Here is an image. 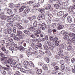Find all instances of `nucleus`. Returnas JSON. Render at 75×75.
Segmentation results:
<instances>
[{
  "instance_id": "2f4dec72",
  "label": "nucleus",
  "mask_w": 75,
  "mask_h": 75,
  "mask_svg": "<svg viewBox=\"0 0 75 75\" xmlns=\"http://www.w3.org/2000/svg\"><path fill=\"white\" fill-rule=\"evenodd\" d=\"M9 60L11 61L12 62V63L13 64H16V62H17V61L14 59L13 60H11V59H9L8 60V61Z\"/></svg>"
},
{
  "instance_id": "393cba45",
  "label": "nucleus",
  "mask_w": 75,
  "mask_h": 75,
  "mask_svg": "<svg viewBox=\"0 0 75 75\" xmlns=\"http://www.w3.org/2000/svg\"><path fill=\"white\" fill-rule=\"evenodd\" d=\"M43 68L44 70H48V67H47V64H44L43 66Z\"/></svg>"
},
{
  "instance_id": "c756f323",
  "label": "nucleus",
  "mask_w": 75,
  "mask_h": 75,
  "mask_svg": "<svg viewBox=\"0 0 75 75\" xmlns=\"http://www.w3.org/2000/svg\"><path fill=\"white\" fill-rule=\"evenodd\" d=\"M44 59L47 63H49V62H50V60H49V59L48 58L45 57H44Z\"/></svg>"
},
{
  "instance_id": "aec40b11",
  "label": "nucleus",
  "mask_w": 75,
  "mask_h": 75,
  "mask_svg": "<svg viewBox=\"0 0 75 75\" xmlns=\"http://www.w3.org/2000/svg\"><path fill=\"white\" fill-rule=\"evenodd\" d=\"M7 12L8 14L11 15L13 14V11L11 10L8 9L7 10Z\"/></svg>"
},
{
  "instance_id": "4c0bfd02",
  "label": "nucleus",
  "mask_w": 75,
  "mask_h": 75,
  "mask_svg": "<svg viewBox=\"0 0 75 75\" xmlns=\"http://www.w3.org/2000/svg\"><path fill=\"white\" fill-rule=\"evenodd\" d=\"M63 4L64 5V6H67L69 4V3L68 1L64 2L63 3Z\"/></svg>"
},
{
  "instance_id": "f8f14e48",
  "label": "nucleus",
  "mask_w": 75,
  "mask_h": 75,
  "mask_svg": "<svg viewBox=\"0 0 75 75\" xmlns=\"http://www.w3.org/2000/svg\"><path fill=\"white\" fill-rule=\"evenodd\" d=\"M28 29L30 31H33V32H34V31H35V28L33 27L32 25H30L29 26Z\"/></svg>"
},
{
  "instance_id": "774afa93",
  "label": "nucleus",
  "mask_w": 75,
  "mask_h": 75,
  "mask_svg": "<svg viewBox=\"0 0 75 75\" xmlns=\"http://www.w3.org/2000/svg\"><path fill=\"white\" fill-rule=\"evenodd\" d=\"M72 40H73L72 42L73 43H74V44L75 45V37H73L72 38Z\"/></svg>"
},
{
  "instance_id": "79ce46f5",
  "label": "nucleus",
  "mask_w": 75,
  "mask_h": 75,
  "mask_svg": "<svg viewBox=\"0 0 75 75\" xmlns=\"http://www.w3.org/2000/svg\"><path fill=\"white\" fill-rule=\"evenodd\" d=\"M50 8L51 5L48 4L45 8V9H46V10H48L49 9H50Z\"/></svg>"
},
{
  "instance_id": "20e7f679",
  "label": "nucleus",
  "mask_w": 75,
  "mask_h": 75,
  "mask_svg": "<svg viewBox=\"0 0 75 75\" xmlns=\"http://www.w3.org/2000/svg\"><path fill=\"white\" fill-rule=\"evenodd\" d=\"M7 64H10L11 67L12 68H13V70H16V64L12 63V62L11 61V60H8V62Z\"/></svg>"
},
{
  "instance_id": "6ab92c4d",
  "label": "nucleus",
  "mask_w": 75,
  "mask_h": 75,
  "mask_svg": "<svg viewBox=\"0 0 75 75\" xmlns=\"http://www.w3.org/2000/svg\"><path fill=\"white\" fill-rule=\"evenodd\" d=\"M14 19L13 18H11L8 19L7 21L8 22V23H12V22H13L14 21Z\"/></svg>"
},
{
  "instance_id": "6e6d98bb",
  "label": "nucleus",
  "mask_w": 75,
  "mask_h": 75,
  "mask_svg": "<svg viewBox=\"0 0 75 75\" xmlns=\"http://www.w3.org/2000/svg\"><path fill=\"white\" fill-rule=\"evenodd\" d=\"M41 16L42 20H44L45 18V15L44 14L42 15Z\"/></svg>"
},
{
  "instance_id": "052dcab7",
  "label": "nucleus",
  "mask_w": 75,
  "mask_h": 75,
  "mask_svg": "<svg viewBox=\"0 0 75 75\" xmlns=\"http://www.w3.org/2000/svg\"><path fill=\"white\" fill-rule=\"evenodd\" d=\"M51 65L53 66V67H55V66L57 65V63L55 62L52 63H51Z\"/></svg>"
},
{
  "instance_id": "bf43d9fd",
  "label": "nucleus",
  "mask_w": 75,
  "mask_h": 75,
  "mask_svg": "<svg viewBox=\"0 0 75 75\" xmlns=\"http://www.w3.org/2000/svg\"><path fill=\"white\" fill-rule=\"evenodd\" d=\"M72 49V47L71 46H69L67 47V50L68 51H70Z\"/></svg>"
},
{
  "instance_id": "0eeeda50",
  "label": "nucleus",
  "mask_w": 75,
  "mask_h": 75,
  "mask_svg": "<svg viewBox=\"0 0 75 75\" xmlns=\"http://www.w3.org/2000/svg\"><path fill=\"white\" fill-rule=\"evenodd\" d=\"M7 58V57H2L0 58V60L1 61L3 62L4 64H7L8 61V60H6V59Z\"/></svg>"
},
{
  "instance_id": "473e14b6",
  "label": "nucleus",
  "mask_w": 75,
  "mask_h": 75,
  "mask_svg": "<svg viewBox=\"0 0 75 75\" xmlns=\"http://www.w3.org/2000/svg\"><path fill=\"white\" fill-rule=\"evenodd\" d=\"M25 8H26V7H24V6H22L19 9L20 12H21V11H23L24 10V9Z\"/></svg>"
},
{
  "instance_id": "f03ea898",
  "label": "nucleus",
  "mask_w": 75,
  "mask_h": 75,
  "mask_svg": "<svg viewBox=\"0 0 75 75\" xmlns=\"http://www.w3.org/2000/svg\"><path fill=\"white\" fill-rule=\"evenodd\" d=\"M18 23H16V26H17V27L19 29L21 30H22V29H24V27H23L21 26L19 24H22L23 23V21L22 20L19 19V20L18 21Z\"/></svg>"
},
{
  "instance_id": "dca6fc26",
  "label": "nucleus",
  "mask_w": 75,
  "mask_h": 75,
  "mask_svg": "<svg viewBox=\"0 0 75 75\" xmlns=\"http://www.w3.org/2000/svg\"><path fill=\"white\" fill-rule=\"evenodd\" d=\"M74 28H75V24H72L69 27V30L71 31H72L73 30V29H74Z\"/></svg>"
},
{
  "instance_id": "423d86ee",
  "label": "nucleus",
  "mask_w": 75,
  "mask_h": 75,
  "mask_svg": "<svg viewBox=\"0 0 75 75\" xmlns=\"http://www.w3.org/2000/svg\"><path fill=\"white\" fill-rule=\"evenodd\" d=\"M12 31L10 28H7L6 29H5L4 30V33L5 34H11V33Z\"/></svg>"
},
{
  "instance_id": "37998d69",
  "label": "nucleus",
  "mask_w": 75,
  "mask_h": 75,
  "mask_svg": "<svg viewBox=\"0 0 75 75\" xmlns=\"http://www.w3.org/2000/svg\"><path fill=\"white\" fill-rule=\"evenodd\" d=\"M56 26V23H52L51 25V27H53V28H55V27Z\"/></svg>"
},
{
  "instance_id": "680f3d73",
  "label": "nucleus",
  "mask_w": 75,
  "mask_h": 75,
  "mask_svg": "<svg viewBox=\"0 0 75 75\" xmlns=\"http://www.w3.org/2000/svg\"><path fill=\"white\" fill-rule=\"evenodd\" d=\"M44 0H38V2L39 3H42L44 2Z\"/></svg>"
},
{
  "instance_id": "338daca9",
  "label": "nucleus",
  "mask_w": 75,
  "mask_h": 75,
  "mask_svg": "<svg viewBox=\"0 0 75 75\" xmlns=\"http://www.w3.org/2000/svg\"><path fill=\"white\" fill-rule=\"evenodd\" d=\"M45 39L46 41H48V36L47 35L45 36Z\"/></svg>"
},
{
  "instance_id": "e2e57ef3",
  "label": "nucleus",
  "mask_w": 75,
  "mask_h": 75,
  "mask_svg": "<svg viewBox=\"0 0 75 75\" xmlns=\"http://www.w3.org/2000/svg\"><path fill=\"white\" fill-rule=\"evenodd\" d=\"M0 56H1V57H4V54L3 52H1L0 53Z\"/></svg>"
},
{
  "instance_id": "9d476101",
  "label": "nucleus",
  "mask_w": 75,
  "mask_h": 75,
  "mask_svg": "<svg viewBox=\"0 0 75 75\" xmlns=\"http://www.w3.org/2000/svg\"><path fill=\"white\" fill-rule=\"evenodd\" d=\"M64 11H61L58 12L57 14L58 16H61L62 15H64Z\"/></svg>"
},
{
  "instance_id": "09e8293b",
  "label": "nucleus",
  "mask_w": 75,
  "mask_h": 75,
  "mask_svg": "<svg viewBox=\"0 0 75 75\" xmlns=\"http://www.w3.org/2000/svg\"><path fill=\"white\" fill-rule=\"evenodd\" d=\"M9 49L11 51H14V48L12 46H10L9 48Z\"/></svg>"
},
{
  "instance_id": "cd10ccee",
  "label": "nucleus",
  "mask_w": 75,
  "mask_h": 75,
  "mask_svg": "<svg viewBox=\"0 0 75 75\" xmlns=\"http://www.w3.org/2000/svg\"><path fill=\"white\" fill-rule=\"evenodd\" d=\"M13 39L14 40H17L18 41H20V39L19 38H18L16 36H15L13 37Z\"/></svg>"
},
{
  "instance_id": "de8ad7c7",
  "label": "nucleus",
  "mask_w": 75,
  "mask_h": 75,
  "mask_svg": "<svg viewBox=\"0 0 75 75\" xmlns=\"http://www.w3.org/2000/svg\"><path fill=\"white\" fill-rule=\"evenodd\" d=\"M52 73L53 74H56L57 73V71H56L55 70H53L52 71Z\"/></svg>"
},
{
  "instance_id": "f704fd0d",
  "label": "nucleus",
  "mask_w": 75,
  "mask_h": 75,
  "mask_svg": "<svg viewBox=\"0 0 75 75\" xmlns=\"http://www.w3.org/2000/svg\"><path fill=\"white\" fill-rule=\"evenodd\" d=\"M7 0H1V4H4L7 3Z\"/></svg>"
},
{
  "instance_id": "e433bc0d",
  "label": "nucleus",
  "mask_w": 75,
  "mask_h": 75,
  "mask_svg": "<svg viewBox=\"0 0 75 75\" xmlns=\"http://www.w3.org/2000/svg\"><path fill=\"white\" fill-rule=\"evenodd\" d=\"M9 6L11 8H14V4L12 3H10L9 5Z\"/></svg>"
},
{
  "instance_id": "a211bd4d",
  "label": "nucleus",
  "mask_w": 75,
  "mask_h": 75,
  "mask_svg": "<svg viewBox=\"0 0 75 75\" xmlns=\"http://www.w3.org/2000/svg\"><path fill=\"white\" fill-rule=\"evenodd\" d=\"M60 33L61 34H62L63 35H64V34H65V35H66L68 34V33L67 32L64 30H63L61 31Z\"/></svg>"
},
{
  "instance_id": "5701e85b",
  "label": "nucleus",
  "mask_w": 75,
  "mask_h": 75,
  "mask_svg": "<svg viewBox=\"0 0 75 75\" xmlns=\"http://www.w3.org/2000/svg\"><path fill=\"white\" fill-rule=\"evenodd\" d=\"M42 72V70L41 69H38L37 70L36 73L38 75H40Z\"/></svg>"
},
{
  "instance_id": "a878e982",
  "label": "nucleus",
  "mask_w": 75,
  "mask_h": 75,
  "mask_svg": "<svg viewBox=\"0 0 75 75\" xmlns=\"http://www.w3.org/2000/svg\"><path fill=\"white\" fill-rule=\"evenodd\" d=\"M29 11L30 8H27L25 9L24 11V13L26 14H27L28 13H29Z\"/></svg>"
},
{
  "instance_id": "3c124183",
  "label": "nucleus",
  "mask_w": 75,
  "mask_h": 75,
  "mask_svg": "<svg viewBox=\"0 0 75 75\" xmlns=\"http://www.w3.org/2000/svg\"><path fill=\"white\" fill-rule=\"evenodd\" d=\"M47 31L49 34H51V33H52V30L50 28H49L48 29Z\"/></svg>"
},
{
  "instance_id": "864d4df0",
  "label": "nucleus",
  "mask_w": 75,
  "mask_h": 75,
  "mask_svg": "<svg viewBox=\"0 0 75 75\" xmlns=\"http://www.w3.org/2000/svg\"><path fill=\"white\" fill-rule=\"evenodd\" d=\"M55 44L56 46H58L59 45V41H57L55 42Z\"/></svg>"
},
{
  "instance_id": "f3484780",
  "label": "nucleus",
  "mask_w": 75,
  "mask_h": 75,
  "mask_svg": "<svg viewBox=\"0 0 75 75\" xmlns=\"http://www.w3.org/2000/svg\"><path fill=\"white\" fill-rule=\"evenodd\" d=\"M69 37L68 35V34L65 35L64 36L63 39L64 40H68L69 39Z\"/></svg>"
},
{
  "instance_id": "4d7b16f0",
  "label": "nucleus",
  "mask_w": 75,
  "mask_h": 75,
  "mask_svg": "<svg viewBox=\"0 0 75 75\" xmlns=\"http://www.w3.org/2000/svg\"><path fill=\"white\" fill-rule=\"evenodd\" d=\"M47 43L49 46H51V42H50V40H48L47 41Z\"/></svg>"
},
{
  "instance_id": "ea45409f",
  "label": "nucleus",
  "mask_w": 75,
  "mask_h": 75,
  "mask_svg": "<svg viewBox=\"0 0 75 75\" xmlns=\"http://www.w3.org/2000/svg\"><path fill=\"white\" fill-rule=\"evenodd\" d=\"M65 45H66V44H61L60 45V47L62 48H63L64 47H65Z\"/></svg>"
},
{
  "instance_id": "603ef678",
  "label": "nucleus",
  "mask_w": 75,
  "mask_h": 75,
  "mask_svg": "<svg viewBox=\"0 0 75 75\" xmlns=\"http://www.w3.org/2000/svg\"><path fill=\"white\" fill-rule=\"evenodd\" d=\"M65 68V66L64 64H62L61 66V69H62L63 70Z\"/></svg>"
},
{
  "instance_id": "412c9836",
  "label": "nucleus",
  "mask_w": 75,
  "mask_h": 75,
  "mask_svg": "<svg viewBox=\"0 0 75 75\" xmlns=\"http://www.w3.org/2000/svg\"><path fill=\"white\" fill-rule=\"evenodd\" d=\"M64 27V25H62L58 26L57 29V30H61V29H62Z\"/></svg>"
},
{
  "instance_id": "bb28decb",
  "label": "nucleus",
  "mask_w": 75,
  "mask_h": 75,
  "mask_svg": "<svg viewBox=\"0 0 75 75\" xmlns=\"http://www.w3.org/2000/svg\"><path fill=\"white\" fill-rule=\"evenodd\" d=\"M16 67L18 68V69H21L22 67V65L21 64H18L16 65Z\"/></svg>"
},
{
  "instance_id": "0e129e2a",
  "label": "nucleus",
  "mask_w": 75,
  "mask_h": 75,
  "mask_svg": "<svg viewBox=\"0 0 75 75\" xmlns=\"http://www.w3.org/2000/svg\"><path fill=\"white\" fill-rule=\"evenodd\" d=\"M45 10V9H40V12L42 13H44V11H44Z\"/></svg>"
},
{
  "instance_id": "c03bdc74",
  "label": "nucleus",
  "mask_w": 75,
  "mask_h": 75,
  "mask_svg": "<svg viewBox=\"0 0 75 75\" xmlns=\"http://www.w3.org/2000/svg\"><path fill=\"white\" fill-rule=\"evenodd\" d=\"M57 3L58 4H60V5H63V3H62V1L60 0H59L57 2Z\"/></svg>"
},
{
  "instance_id": "5fc2aeb1",
  "label": "nucleus",
  "mask_w": 75,
  "mask_h": 75,
  "mask_svg": "<svg viewBox=\"0 0 75 75\" xmlns=\"http://www.w3.org/2000/svg\"><path fill=\"white\" fill-rule=\"evenodd\" d=\"M19 50L21 51H23L24 50V47H19Z\"/></svg>"
},
{
  "instance_id": "7c9ffc66",
  "label": "nucleus",
  "mask_w": 75,
  "mask_h": 75,
  "mask_svg": "<svg viewBox=\"0 0 75 75\" xmlns=\"http://www.w3.org/2000/svg\"><path fill=\"white\" fill-rule=\"evenodd\" d=\"M40 6V4L38 3H35L33 5V6L34 7H39Z\"/></svg>"
},
{
  "instance_id": "72a5a7b5",
  "label": "nucleus",
  "mask_w": 75,
  "mask_h": 75,
  "mask_svg": "<svg viewBox=\"0 0 75 75\" xmlns=\"http://www.w3.org/2000/svg\"><path fill=\"white\" fill-rule=\"evenodd\" d=\"M69 35L70 37H74L75 36V34L73 33H69Z\"/></svg>"
},
{
  "instance_id": "6e6552de",
  "label": "nucleus",
  "mask_w": 75,
  "mask_h": 75,
  "mask_svg": "<svg viewBox=\"0 0 75 75\" xmlns=\"http://www.w3.org/2000/svg\"><path fill=\"white\" fill-rule=\"evenodd\" d=\"M33 33L34 34H40L41 33V31L40 30H38V28H36L35 29V30L34 31Z\"/></svg>"
},
{
  "instance_id": "39448f33",
  "label": "nucleus",
  "mask_w": 75,
  "mask_h": 75,
  "mask_svg": "<svg viewBox=\"0 0 75 75\" xmlns=\"http://www.w3.org/2000/svg\"><path fill=\"white\" fill-rule=\"evenodd\" d=\"M29 70H26V71L28 74H34V71L33 69L32 68H30Z\"/></svg>"
},
{
  "instance_id": "a18cd8bd",
  "label": "nucleus",
  "mask_w": 75,
  "mask_h": 75,
  "mask_svg": "<svg viewBox=\"0 0 75 75\" xmlns=\"http://www.w3.org/2000/svg\"><path fill=\"white\" fill-rule=\"evenodd\" d=\"M21 75V73L19 71H16L14 74V75Z\"/></svg>"
},
{
  "instance_id": "b1692460",
  "label": "nucleus",
  "mask_w": 75,
  "mask_h": 75,
  "mask_svg": "<svg viewBox=\"0 0 75 75\" xmlns=\"http://www.w3.org/2000/svg\"><path fill=\"white\" fill-rule=\"evenodd\" d=\"M67 20L69 23H71L72 22V18L70 16H68L67 17Z\"/></svg>"
},
{
  "instance_id": "8fccbe9b",
  "label": "nucleus",
  "mask_w": 75,
  "mask_h": 75,
  "mask_svg": "<svg viewBox=\"0 0 75 75\" xmlns=\"http://www.w3.org/2000/svg\"><path fill=\"white\" fill-rule=\"evenodd\" d=\"M71 39H69L67 41V44H71Z\"/></svg>"
},
{
  "instance_id": "9b49d317",
  "label": "nucleus",
  "mask_w": 75,
  "mask_h": 75,
  "mask_svg": "<svg viewBox=\"0 0 75 75\" xmlns=\"http://www.w3.org/2000/svg\"><path fill=\"white\" fill-rule=\"evenodd\" d=\"M1 18L3 20H5L8 18V16L6 15H3L1 17Z\"/></svg>"
},
{
  "instance_id": "c9c22d12",
  "label": "nucleus",
  "mask_w": 75,
  "mask_h": 75,
  "mask_svg": "<svg viewBox=\"0 0 75 75\" xmlns=\"http://www.w3.org/2000/svg\"><path fill=\"white\" fill-rule=\"evenodd\" d=\"M47 16H49V17H50L51 18H52V17H53V15L51 14H50V13H47Z\"/></svg>"
},
{
  "instance_id": "c85d7f7f",
  "label": "nucleus",
  "mask_w": 75,
  "mask_h": 75,
  "mask_svg": "<svg viewBox=\"0 0 75 75\" xmlns=\"http://www.w3.org/2000/svg\"><path fill=\"white\" fill-rule=\"evenodd\" d=\"M33 26L34 27H36L37 26V21H35L33 24Z\"/></svg>"
},
{
  "instance_id": "1a4fd4ad",
  "label": "nucleus",
  "mask_w": 75,
  "mask_h": 75,
  "mask_svg": "<svg viewBox=\"0 0 75 75\" xmlns=\"http://www.w3.org/2000/svg\"><path fill=\"white\" fill-rule=\"evenodd\" d=\"M28 51H29L27 52V54H28V55H30L32 54V53H33L32 52L33 50L32 49V48H31V47H30L29 48Z\"/></svg>"
},
{
  "instance_id": "58836bf2",
  "label": "nucleus",
  "mask_w": 75,
  "mask_h": 75,
  "mask_svg": "<svg viewBox=\"0 0 75 75\" xmlns=\"http://www.w3.org/2000/svg\"><path fill=\"white\" fill-rule=\"evenodd\" d=\"M46 22H47V23L48 24H50L51 23V21L49 19H48L46 21Z\"/></svg>"
},
{
  "instance_id": "69168bd1",
  "label": "nucleus",
  "mask_w": 75,
  "mask_h": 75,
  "mask_svg": "<svg viewBox=\"0 0 75 75\" xmlns=\"http://www.w3.org/2000/svg\"><path fill=\"white\" fill-rule=\"evenodd\" d=\"M75 58H72L71 60V62L72 63H74V62H75Z\"/></svg>"
},
{
  "instance_id": "49530a36",
  "label": "nucleus",
  "mask_w": 75,
  "mask_h": 75,
  "mask_svg": "<svg viewBox=\"0 0 75 75\" xmlns=\"http://www.w3.org/2000/svg\"><path fill=\"white\" fill-rule=\"evenodd\" d=\"M18 32V35H21L22 34H23V32H21V31H17Z\"/></svg>"
},
{
  "instance_id": "4be33fe9",
  "label": "nucleus",
  "mask_w": 75,
  "mask_h": 75,
  "mask_svg": "<svg viewBox=\"0 0 75 75\" xmlns=\"http://www.w3.org/2000/svg\"><path fill=\"white\" fill-rule=\"evenodd\" d=\"M58 54V55H59V56H60L62 58L64 57V55L62 54V53L61 52H59Z\"/></svg>"
},
{
  "instance_id": "f257e3e1",
  "label": "nucleus",
  "mask_w": 75,
  "mask_h": 75,
  "mask_svg": "<svg viewBox=\"0 0 75 75\" xmlns=\"http://www.w3.org/2000/svg\"><path fill=\"white\" fill-rule=\"evenodd\" d=\"M28 65H30V67H34V65L33 64V63L31 62H28L26 61H25V64H24V68L25 69H29V68L28 67Z\"/></svg>"
},
{
  "instance_id": "7ed1b4c3",
  "label": "nucleus",
  "mask_w": 75,
  "mask_h": 75,
  "mask_svg": "<svg viewBox=\"0 0 75 75\" xmlns=\"http://www.w3.org/2000/svg\"><path fill=\"white\" fill-rule=\"evenodd\" d=\"M38 27L39 28H42V30H45V29L46 28V24L45 23H42L41 24H39L38 25Z\"/></svg>"
},
{
  "instance_id": "a19ab883",
  "label": "nucleus",
  "mask_w": 75,
  "mask_h": 75,
  "mask_svg": "<svg viewBox=\"0 0 75 75\" xmlns=\"http://www.w3.org/2000/svg\"><path fill=\"white\" fill-rule=\"evenodd\" d=\"M54 7L55 8L58 9L59 8V5L58 4H55L54 5Z\"/></svg>"
},
{
  "instance_id": "4468645a",
  "label": "nucleus",
  "mask_w": 75,
  "mask_h": 75,
  "mask_svg": "<svg viewBox=\"0 0 75 75\" xmlns=\"http://www.w3.org/2000/svg\"><path fill=\"white\" fill-rule=\"evenodd\" d=\"M23 32L25 34H27L28 35H30V33L29 32V31L27 30H23Z\"/></svg>"
},
{
  "instance_id": "2eb2a0df",
  "label": "nucleus",
  "mask_w": 75,
  "mask_h": 75,
  "mask_svg": "<svg viewBox=\"0 0 75 75\" xmlns=\"http://www.w3.org/2000/svg\"><path fill=\"white\" fill-rule=\"evenodd\" d=\"M43 46L44 50H46V51H47V50H48V49H49V47H48V45H47L45 44Z\"/></svg>"
},
{
  "instance_id": "13d9d810",
  "label": "nucleus",
  "mask_w": 75,
  "mask_h": 75,
  "mask_svg": "<svg viewBox=\"0 0 75 75\" xmlns=\"http://www.w3.org/2000/svg\"><path fill=\"white\" fill-rule=\"evenodd\" d=\"M37 45L38 47H41V46H42V45H41V43H37Z\"/></svg>"
},
{
  "instance_id": "ddd939ff",
  "label": "nucleus",
  "mask_w": 75,
  "mask_h": 75,
  "mask_svg": "<svg viewBox=\"0 0 75 75\" xmlns=\"http://www.w3.org/2000/svg\"><path fill=\"white\" fill-rule=\"evenodd\" d=\"M15 20H17V21H19L20 19H21V18L19 16H16L14 17Z\"/></svg>"
}]
</instances>
